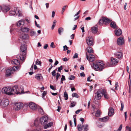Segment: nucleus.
<instances>
[{"instance_id": "nucleus-1", "label": "nucleus", "mask_w": 131, "mask_h": 131, "mask_svg": "<svg viewBox=\"0 0 131 131\" xmlns=\"http://www.w3.org/2000/svg\"><path fill=\"white\" fill-rule=\"evenodd\" d=\"M2 93L8 95H12L15 94H21L19 89L17 85H15L12 88L10 87H4L2 89Z\"/></svg>"}, {"instance_id": "nucleus-2", "label": "nucleus", "mask_w": 131, "mask_h": 131, "mask_svg": "<svg viewBox=\"0 0 131 131\" xmlns=\"http://www.w3.org/2000/svg\"><path fill=\"white\" fill-rule=\"evenodd\" d=\"M92 67L94 69L97 71H101L105 68V64L102 61H96L95 63H93Z\"/></svg>"}, {"instance_id": "nucleus-3", "label": "nucleus", "mask_w": 131, "mask_h": 131, "mask_svg": "<svg viewBox=\"0 0 131 131\" xmlns=\"http://www.w3.org/2000/svg\"><path fill=\"white\" fill-rule=\"evenodd\" d=\"M10 15L14 16L17 15L19 16H21V12L18 10L17 7L14 8V11L12 10L10 12Z\"/></svg>"}, {"instance_id": "nucleus-4", "label": "nucleus", "mask_w": 131, "mask_h": 131, "mask_svg": "<svg viewBox=\"0 0 131 131\" xmlns=\"http://www.w3.org/2000/svg\"><path fill=\"white\" fill-rule=\"evenodd\" d=\"M9 103L8 100L7 99H0V106L3 107H5L7 106Z\"/></svg>"}, {"instance_id": "nucleus-5", "label": "nucleus", "mask_w": 131, "mask_h": 131, "mask_svg": "<svg viewBox=\"0 0 131 131\" xmlns=\"http://www.w3.org/2000/svg\"><path fill=\"white\" fill-rule=\"evenodd\" d=\"M86 43L88 45L91 46L93 45V39L92 36H88L86 38Z\"/></svg>"}, {"instance_id": "nucleus-6", "label": "nucleus", "mask_w": 131, "mask_h": 131, "mask_svg": "<svg viewBox=\"0 0 131 131\" xmlns=\"http://www.w3.org/2000/svg\"><path fill=\"white\" fill-rule=\"evenodd\" d=\"M39 120L41 124L43 125L46 124L48 122V118L46 116H44L40 118Z\"/></svg>"}, {"instance_id": "nucleus-7", "label": "nucleus", "mask_w": 131, "mask_h": 131, "mask_svg": "<svg viewBox=\"0 0 131 131\" xmlns=\"http://www.w3.org/2000/svg\"><path fill=\"white\" fill-rule=\"evenodd\" d=\"M23 104L22 103H17L15 104L14 108L16 111H18L22 108Z\"/></svg>"}, {"instance_id": "nucleus-8", "label": "nucleus", "mask_w": 131, "mask_h": 131, "mask_svg": "<svg viewBox=\"0 0 131 131\" xmlns=\"http://www.w3.org/2000/svg\"><path fill=\"white\" fill-rule=\"evenodd\" d=\"M27 50V47L26 45H23L21 46L20 47L21 53L24 55H26Z\"/></svg>"}, {"instance_id": "nucleus-9", "label": "nucleus", "mask_w": 131, "mask_h": 131, "mask_svg": "<svg viewBox=\"0 0 131 131\" xmlns=\"http://www.w3.org/2000/svg\"><path fill=\"white\" fill-rule=\"evenodd\" d=\"M25 22L24 19H21L18 21L16 24V25L18 27H20L21 26H23L25 24Z\"/></svg>"}, {"instance_id": "nucleus-10", "label": "nucleus", "mask_w": 131, "mask_h": 131, "mask_svg": "<svg viewBox=\"0 0 131 131\" xmlns=\"http://www.w3.org/2000/svg\"><path fill=\"white\" fill-rule=\"evenodd\" d=\"M102 90H98L95 93V98L97 100H99L101 98V96L102 95Z\"/></svg>"}, {"instance_id": "nucleus-11", "label": "nucleus", "mask_w": 131, "mask_h": 131, "mask_svg": "<svg viewBox=\"0 0 131 131\" xmlns=\"http://www.w3.org/2000/svg\"><path fill=\"white\" fill-rule=\"evenodd\" d=\"M86 58L89 61L92 62L95 60V57L93 55L90 54L88 56L86 54Z\"/></svg>"}, {"instance_id": "nucleus-12", "label": "nucleus", "mask_w": 131, "mask_h": 131, "mask_svg": "<svg viewBox=\"0 0 131 131\" xmlns=\"http://www.w3.org/2000/svg\"><path fill=\"white\" fill-rule=\"evenodd\" d=\"M1 9L3 12L5 13L8 12L10 9V7L9 6L3 5L1 7Z\"/></svg>"}, {"instance_id": "nucleus-13", "label": "nucleus", "mask_w": 131, "mask_h": 131, "mask_svg": "<svg viewBox=\"0 0 131 131\" xmlns=\"http://www.w3.org/2000/svg\"><path fill=\"white\" fill-rule=\"evenodd\" d=\"M102 94L106 99H108L110 97L109 94L105 90L103 89L102 90Z\"/></svg>"}, {"instance_id": "nucleus-14", "label": "nucleus", "mask_w": 131, "mask_h": 131, "mask_svg": "<svg viewBox=\"0 0 131 131\" xmlns=\"http://www.w3.org/2000/svg\"><path fill=\"white\" fill-rule=\"evenodd\" d=\"M124 43V39L122 37H120L117 40V43L118 45H123Z\"/></svg>"}, {"instance_id": "nucleus-15", "label": "nucleus", "mask_w": 131, "mask_h": 131, "mask_svg": "<svg viewBox=\"0 0 131 131\" xmlns=\"http://www.w3.org/2000/svg\"><path fill=\"white\" fill-rule=\"evenodd\" d=\"M28 106L32 110H35L36 109V104L34 103H30L28 105Z\"/></svg>"}, {"instance_id": "nucleus-16", "label": "nucleus", "mask_w": 131, "mask_h": 131, "mask_svg": "<svg viewBox=\"0 0 131 131\" xmlns=\"http://www.w3.org/2000/svg\"><path fill=\"white\" fill-rule=\"evenodd\" d=\"M20 35V38L23 40H25L28 39V35L27 34H25L24 33H21Z\"/></svg>"}, {"instance_id": "nucleus-17", "label": "nucleus", "mask_w": 131, "mask_h": 131, "mask_svg": "<svg viewBox=\"0 0 131 131\" xmlns=\"http://www.w3.org/2000/svg\"><path fill=\"white\" fill-rule=\"evenodd\" d=\"M108 115L109 116H111L113 115L114 114V110L112 107H110L108 110Z\"/></svg>"}, {"instance_id": "nucleus-18", "label": "nucleus", "mask_w": 131, "mask_h": 131, "mask_svg": "<svg viewBox=\"0 0 131 131\" xmlns=\"http://www.w3.org/2000/svg\"><path fill=\"white\" fill-rule=\"evenodd\" d=\"M23 55L21 54H18L17 56V58L18 59H20L21 61H23L25 60L26 58V55H24L23 54Z\"/></svg>"}, {"instance_id": "nucleus-19", "label": "nucleus", "mask_w": 131, "mask_h": 131, "mask_svg": "<svg viewBox=\"0 0 131 131\" xmlns=\"http://www.w3.org/2000/svg\"><path fill=\"white\" fill-rule=\"evenodd\" d=\"M115 55L116 57L118 59L121 58L123 57V54L122 52H117L115 53Z\"/></svg>"}, {"instance_id": "nucleus-20", "label": "nucleus", "mask_w": 131, "mask_h": 131, "mask_svg": "<svg viewBox=\"0 0 131 131\" xmlns=\"http://www.w3.org/2000/svg\"><path fill=\"white\" fill-rule=\"evenodd\" d=\"M115 32L116 35L119 36L122 34V31L119 28H116L115 30Z\"/></svg>"}, {"instance_id": "nucleus-21", "label": "nucleus", "mask_w": 131, "mask_h": 131, "mask_svg": "<svg viewBox=\"0 0 131 131\" xmlns=\"http://www.w3.org/2000/svg\"><path fill=\"white\" fill-rule=\"evenodd\" d=\"M111 60L112 64L116 65L118 62V60L112 57L111 58Z\"/></svg>"}, {"instance_id": "nucleus-22", "label": "nucleus", "mask_w": 131, "mask_h": 131, "mask_svg": "<svg viewBox=\"0 0 131 131\" xmlns=\"http://www.w3.org/2000/svg\"><path fill=\"white\" fill-rule=\"evenodd\" d=\"M35 78L37 80L41 81L43 79V77L41 74H37L36 75Z\"/></svg>"}, {"instance_id": "nucleus-23", "label": "nucleus", "mask_w": 131, "mask_h": 131, "mask_svg": "<svg viewBox=\"0 0 131 131\" xmlns=\"http://www.w3.org/2000/svg\"><path fill=\"white\" fill-rule=\"evenodd\" d=\"M11 63L12 64H14L17 65H19L20 64L19 61L17 59L13 60L12 61Z\"/></svg>"}, {"instance_id": "nucleus-24", "label": "nucleus", "mask_w": 131, "mask_h": 131, "mask_svg": "<svg viewBox=\"0 0 131 131\" xmlns=\"http://www.w3.org/2000/svg\"><path fill=\"white\" fill-rule=\"evenodd\" d=\"M22 33H24L28 32L29 31V28L26 27H23L20 29Z\"/></svg>"}, {"instance_id": "nucleus-25", "label": "nucleus", "mask_w": 131, "mask_h": 131, "mask_svg": "<svg viewBox=\"0 0 131 131\" xmlns=\"http://www.w3.org/2000/svg\"><path fill=\"white\" fill-rule=\"evenodd\" d=\"M109 117L107 116H106L103 118H100L99 120L101 122H105L107 121Z\"/></svg>"}, {"instance_id": "nucleus-26", "label": "nucleus", "mask_w": 131, "mask_h": 131, "mask_svg": "<svg viewBox=\"0 0 131 131\" xmlns=\"http://www.w3.org/2000/svg\"><path fill=\"white\" fill-rule=\"evenodd\" d=\"M11 72L12 70L11 69H7L6 71L5 74L6 77H7L11 75Z\"/></svg>"}, {"instance_id": "nucleus-27", "label": "nucleus", "mask_w": 131, "mask_h": 131, "mask_svg": "<svg viewBox=\"0 0 131 131\" xmlns=\"http://www.w3.org/2000/svg\"><path fill=\"white\" fill-rule=\"evenodd\" d=\"M103 24H106L107 23H108L110 22V20L107 18L105 17H103Z\"/></svg>"}, {"instance_id": "nucleus-28", "label": "nucleus", "mask_w": 131, "mask_h": 131, "mask_svg": "<svg viewBox=\"0 0 131 131\" xmlns=\"http://www.w3.org/2000/svg\"><path fill=\"white\" fill-rule=\"evenodd\" d=\"M53 125V123L52 122H50L49 123L45 125L44 126V128L45 129H47L49 127H51Z\"/></svg>"}, {"instance_id": "nucleus-29", "label": "nucleus", "mask_w": 131, "mask_h": 131, "mask_svg": "<svg viewBox=\"0 0 131 131\" xmlns=\"http://www.w3.org/2000/svg\"><path fill=\"white\" fill-rule=\"evenodd\" d=\"M82 129H84V131H87L88 130V125L87 124L84 125L82 126Z\"/></svg>"}, {"instance_id": "nucleus-30", "label": "nucleus", "mask_w": 131, "mask_h": 131, "mask_svg": "<svg viewBox=\"0 0 131 131\" xmlns=\"http://www.w3.org/2000/svg\"><path fill=\"white\" fill-rule=\"evenodd\" d=\"M86 51L89 53H92L93 52L92 48L90 47H88L86 48Z\"/></svg>"}, {"instance_id": "nucleus-31", "label": "nucleus", "mask_w": 131, "mask_h": 131, "mask_svg": "<svg viewBox=\"0 0 131 131\" xmlns=\"http://www.w3.org/2000/svg\"><path fill=\"white\" fill-rule=\"evenodd\" d=\"M97 27H94L92 28V31L93 33L96 34L97 32Z\"/></svg>"}, {"instance_id": "nucleus-32", "label": "nucleus", "mask_w": 131, "mask_h": 131, "mask_svg": "<svg viewBox=\"0 0 131 131\" xmlns=\"http://www.w3.org/2000/svg\"><path fill=\"white\" fill-rule=\"evenodd\" d=\"M110 25L112 28H117V26H116V24L114 21L111 22Z\"/></svg>"}, {"instance_id": "nucleus-33", "label": "nucleus", "mask_w": 131, "mask_h": 131, "mask_svg": "<svg viewBox=\"0 0 131 131\" xmlns=\"http://www.w3.org/2000/svg\"><path fill=\"white\" fill-rule=\"evenodd\" d=\"M20 67L14 66L12 68V70L13 71H17L19 70Z\"/></svg>"}, {"instance_id": "nucleus-34", "label": "nucleus", "mask_w": 131, "mask_h": 131, "mask_svg": "<svg viewBox=\"0 0 131 131\" xmlns=\"http://www.w3.org/2000/svg\"><path fill=\"white\" fill-rule=\"evenodd\" d=\"M64 29L63 28L60 27L58 28V32L59 34L61 35V33L63 31Z\"/></svg>"}, {"instance_id": "nucleus-35", "label": "nucleus", "mask_w": 131, "mask_h": 131, "mask_svg": "<svg viewBox=\"0 0 131 131\" xmlns=\"http://www.w3.org/2000/svg\"><path fill=\"white\" fill-rule=\"evenodd\" d=\"M77 127L78 129V131H82V127L81 124H78L77 126Z\"/></svg>"}, {"instance_id": "nucleus-36", "label": "nucleus", "mask_w": 131, "mask_h": 131, "mask_svg": "<svg viewBox=\"0 0 131 131\" xmlns=\"http://www.w3.org/2000/svg\"><path fill=\"white\" fill-rule=\"evenodd\" d=\"M38 111L41 114H43L44 113V112L43 109L41 107H39L38 108Z\"/></svg>"}, {"instance_id": "nucleus-37", "label": "nucleus", "mask_w": 131, "mask_h": 131, "mask_svg": "<svg viewBox=\"0 0 131 131\" xmlns=\"http://www.w3.org/2000/svg\"><path fill=\"white\" fill-rule=\"evenodd\" d=\"M39 123L38 120L37 119H36L34 122V124L35 126H38Z\"/></svg>"}, {"instance_id": "nucleus-38", "label": "nucleus", "mask_w": 131, "mask_h": 131, "mask_svg": "<svg viewBox=\"0 0 131 131\" xmlns=\"http://www.w3.org/2000/svg\"><path fill=\"white\" fill-rule=\"evenodd\" d=\"M64 99L66 100H68V94L67 92H65L64 94Z\"/></svg>"}, {"instance_id": "nucleus-39", "label": "nucleus", "mask_w": 131, "mask_h": 131, "mask_svg": "<svg viewBox=\"0 0 131 131\" xmlns=\"http://www.w3.org/2000/svg\"><path fill=\"white\" fill-rule=\"evenodd\" d=\"M24 20L25 21H26L27 22L28 24L30 23L31 22L30 19L29 18L26 17Z\"/></svg>"}, {"instance_id": "nucleus-40", "label": "nucleus", "mask_w": 131, "mask_h": 131, "mask_svg": "<svg viewBox=\"0 0 131 131\" xmlns=\"http://www.w3.org/2000/svg\"><path fill=\"white\" fill-rule=\"evenodd\" d=\"M41 61H39L38 59H37L36 61V64L37 65H39L40 66H41Z\"/></svg>"}, {"instance_id": "nucleus-41", "label": "nucleus", "mask_w": 131, "mask_h": 131, "mask_svg": "<svg viewBox=\"0 0 131 131\" xmlns=\"http://www.w3.org/2000/svg\"><path fill=\"white\" fill-rule=\"evenodd\" d=\"M72 96L73 97L77 98H78L79 97V96L76 93H74L72 94Z\"/></svg>"}, {"instance_id": "nucleus-42", "label": "nucleus", "mask_w": 131, "mask_h": 131, "mask_svg": "<svg viewBox=\"0 0 131 131\" xmlns=\"http://www.w3.org/2000/svg\"><path fill=\"white\" fill-rule=\"evenodd\" d=\"M5 69L4 67L2 66L0 67V72H4L5 70Z\"/></svg>"}, {"instance_id": "nucleus-43", "label": "nucleus", "mask_w": 131, "mask_h": 131, "mask_svg": "<svg viewBox=\"0 0 131 131\" xmlns=\"http://www.w3.org/2000/svg\"><path fill=\"white\" fill-rule=\"evenodd\" d=\"M100 115V111L99 110L97 111L96 114L95 116L96 117L99 116Z\"/></svg>"}, {"instance_id": "nucleus-44", "label": "nucleus", "mask_w": 131, "mask_h": 131, "mask_svg": "<svg viewBox=\"0 0 131 131\" xmlns=\"http://www.w3.org/2000/svg\"><path fill=\"white\" fill-rule=\"evenodd\" d=\"M103 23V18L102 19H101L100 20L99 22V24L100 25H101Z\"/></svg>"}, {"instance_id": "nucleus-45", "label": "nucleus", "mask_w": 131, "mask_h": 131, "mask_svg": "<svg viewBox=\"0 0 131 131\" xmlns=\"http://www.w3.org/2000/svg\"><path fill=\"white\" fill-rule=\"evenodd\" d=\"M36 34V32L33 30H31L30 32V35L31 36H34Z\"/></svg>"}, {"instance_id": "nucleus-46", "label": "nucleus", "mask_w": 131, "mask_h": 131, "mask_svg": "<svg viewBox=\"0 0 131 131\" xmlns=\"http://www.w3.org/2000/svg\"><path fill=\"white\" fill-rule=\"evenodd\" d=\"M75 78V77L73 75H70L68 79L69 80H73Z\"/></svg>"}, {"instance_id": "nucleus-47", "label": "nucleus", "mask_w": 131, "mask_h": 131, "mask_svg": "<svg viewBox=\"0 0 131 131\" xmlns=\"http://www.w3.org/2000/svg\"><path fill=\"white\" fill-rule=\"evenodd\" d=\"M56 70H54L52 72H51V74L53 76H55L56 75Z\"/></svg>"}, {"instance_id": "nucleus-48", "label": "nucleus", "mask_w": 131, "mask_h": 131, "mask_svg": "<svg viewBox=\"0 0 131 131\" xmlns=\"http://www.w3.org/2000/svg\"><path fill=\"white\" fill-rule=\"evenodd\" d=\"M66 5L64 6L63 7V8H62V14L64 12L65 10V9L66 8Z\"/></svg>"}, {"instance_id": "nucleus-49", "label": "nucleus", "mask_w": 131, "mask_h": 131, "mask_svg": "<svg viewBox=\"0 0 131 131\" xmlns=\"http://www.w3.org/2000/svg\"><path fill=\"white\" fill-rule=\"evenodd\" d=\"M78 54L77 53H75L73 57L74 59L77 58H78Z\"/></svg>"}, {"instance_id": "nucleus-50", "label": "nucleus", "mask_w": 131, "mask_h": 131, "mask_svg": "<svg viewBox=\"0 0 131 131\" xmlns=\"http://www.w3.org/2000/svg\"><path fill=\"white\" fill-rule=\"evenodd\" d=\"M122 128V125H121L118 128L117 130V131H121Z\"/></svg>"}, {"instance_id": "nucleus-51", "label": "nucleus", "mask_w": 131, "mask_h": 131, "mask_svg": "<svg viewBox=\"0 0 131 131\" xmlns=\"http://www.w3.org/2000/svg\"><path fill=\"white\" fill-rule=\"evenodd\" d=\"M50 47L52 48H54L55 47V46L54 45V44L53 42H52L51 43Z\"/></svg>"}, {"instance_id": "nucleus-52", "label": "nucleus", "mask_w": 131, "mask_h": 131, "mask_svg": "<svg viewBox=\"0 0 131 131\" xmlns=\"http://www.w3.org/2000/svg\"><path fill=\"white\" fill-rule=\"evenodd\" d=\"M50 88L51 89L53 90H56V88L55 87H54V86L52 85H50Z\"/></svg>"}, {"instance_id": "nucleus-53", "label": "nucleus", "mask_w": 131, "mask_h": 131, "mask_svg": "<svg viewBox=\"0 0 131 131\" xmlns=\"http://www.w3.org/2000/svg\"><path fill=\"white\" fill-rule=\"evenodd\" d=\"M118 83L117 82L115 83V89L116 90L118 89Z\"/></svg>"}, {"instance_id": "nucleus-54", "label": "nucleus", "mask_w": 131, "mask_h": 131, "mask_svg": "<svg viewBox=\"0 0 131 131\" xmlns=\"http://www.w3.org/2000/svg\"><path fill=\"white\" fill-rule=\"evenodd\" d=\"M56 79L57 80L59 77L60 75V74L59 73H57L56 74Z\"/></svg>"}, {"instance_id": "nucleus-55", "label": "nucleus", "mask_w": 131, "mask_h": 131, "mask_svg": "<svg viewBox=\"0 0 131 131\" xmlns=\"http://www.w3.org/2000/svg\"><path fill=\"white\" fill-rule=\"evenodd\" d=\"M105 64V65L106 67H109L110 66H111V64H110V63L108 62H107L106 64L104 63Z\"/></svg>"}, {"instance_id": "nucleus-56", "label": "nucleus", "mask_w": 131, "mask_h": 131, "mask_svg": "<svg viewBox=\"0 0 131 131\" xmlns=\"http://www.w3.org/2000/svg\"><path fill=\"white\" fill-rule=\"evenodd\" d=\"M62 69V66H60V67H59L58 68V72H60L61 71Z\"/></svg>"}, {"instance_id": "nucleus-57", "label": "nucleus", "mask_w": 131, "mask_h": 131, "mask_svg": "<svg viewBox=\"0 0 131 131\" xmlns=\"http://www.w3.org/2000/svg\"><path fill=\"white\" fill-rule=\"evenodd\" d=\"M121 111H122L123 110V108H124V105L122 103V102H121Z\"/></svg>"}, {"instance_id": "nucleus-58", "label": "nucleus", "mask_w": 131, "mask_h": 131, "mask_svg": "<svg viewBox=\"0 0 131 131\" xmlns=\"http://www.w3.org/2000/svg\"><path fill=\"white\" fill-rule=\"evenodd\" d=\"M61 80H62L63 81H65L66 80L65 78L64 75H62V78H61Z\"/></svg>"}, {"instance_id": "nucleus-59", "label": "nucleus", "mask_w": 131, "mask_h": 131, "mask_svg": "<svg viewBox=\"0 0 131 131\" xmlns=\"http://www.w3.org/2000/svg\"><path fill=\"white\" fill-rule=\"evenodd\" d=\"M63 50H68V48L66 45H65L63 46Z\"/></svg>"}, {"instance_id": "nucleus-60", "label": "nucleus", "mask_w": 131, "mask_h": 131, "mask_svg": "<svg viewBox=\"0 0 131 131\" xmlns=\"http://www.w3.org/2000/svg\"><path fill=\"white\" fill-rule=\"evenodd\" d=\"M47 92L46 91H44L42 94V96L44 97L45 96L46 94H47Z\"/></svg>"}, {"instance_id": "nucleus-61", "label": "nucleus", "mask_w": 131, "mask_h": 131, "mask_svg": "<svg viewBox=\"0 0 131 131\" xmlns=\"http://www.w3.org/2000/svg\"><path fill=\"white\" fill-rule=\"evenodd\" d=\"M128 129L129 130V131H131L130 127H129V126H127L126 127V130H127Z\"/></svg>"}, {"instance_id": "nucleus-62", "label": "nucleus", "mask_w": 131, "mask_h": 131, "mask_svg": "<svg viewBox=\"0 0 131 131\" xmlns=\"http://www.w3.org/2000/svg\"><path fill=\"white\" fill-rule=\"evenodd\" d=\"M92 108L93 109V110L92 111V114L94 113L95 112V106L94 105L92 106Z\"/></svg>"}, {"instance_id": "nucleus-63", "label": "nucleus", "mask_w": 131, "mask_h": 131, "mask_svg": "<svg viewBox=\"0 0 131 131\" xmlns=\"http://www.w3.org/2000/svg\"><path fill=\"white\" fill-rule=\"evenodd\" d=\"M75 103L74 102H73L71 103V107H73L75 105Z\"/></svg>"}, {"instance_id": "nucleus-64", "label": "nucleus", "mask_w": 131, "mask_h": 131, "mask_svg": "<svg viewBox=\"0 0 131 131\" xmlns=\"http://www.w3.org/2000/svg\"><path fill=\"white\" fill-rule=\"evenodd\" d=\"M74 35L73 34H72L70 36V38L71 39H74Z\"/></svg>"}]
</instances>
